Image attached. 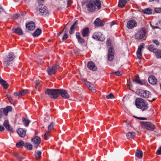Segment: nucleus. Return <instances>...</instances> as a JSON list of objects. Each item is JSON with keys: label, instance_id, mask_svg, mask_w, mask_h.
Returning <instances> with one entry per match:
<instances>
[{"label": "nucleus", "instance_id": "nucleus-26", "mask_svg": "<svg viewBox=\"0 0 161 161\" xmlns=\"http://www.w3.org/2000/svg\"><path fill=\"white\" fill-rule=\"evenodd\" d=\"M3 110L4 114L6 116L7 115L8 112L11 111L12 110V108L11 106H7L5 108H2Z\"/></svg>", "mask_w": 161, "mask_h": 161}, {"label": "nucleus", "instance_id": "nucleus-39", "mask_svg": "<svg viewBox=\"0 0 161 161\" xmlns=\"http://www.w3.org/2000/svg\"><path fill=\"white\" fill-rule=\"evenodd\" d=\"M155 55L157 58H161V51H157L155 53Z\"/></svg>", "mask_w": 161, "mask_h": 161}, {"label": "nucleus", "instance_id": "nucleus-6", "mask_svg": "<svg viewBox=\"0 0 161 161\" xmlns=\"http://www.w3.org/2000/svg\"><path fill=\"white\" fill-rule=\"evenodd\" d=\"M92 37L97 40L103 41L105 39L103 35L100 32H96L93 34Z\"/></svg>", "mask_w": 161, "mask_h": 161}, {"label": "nucleus", "instance_id": "nucleus-37", "mask_svg": "<svg viewBox=\"0 0 161 161\" xmlns=\"http://www.w3.org/2000/svg\"><path fill=\"white\" fill-rule=\"evenodd\" d=\"M50 132L47 131L45 133L44 135V138L45 140H47L48 139L50 136Z\"/></svg>", "mask_w": 161, "mask_h": 161}, {"label": "nucleus", "instance_id": "nucleus-59", "mask_svg": "<svg viewBox=\"0 0 161 161\" xmlns=\"http://www.w3.org/2000/svg\"><path fill=\"white\" fill-rule=\"evenodd\" d=\"M3 10V8L2 6L0 5V13L1 12V11Z\"/></svg>", "mask_w": 161, "mask_h": 161}, {"label": "nucleus", "instance_id": "nucleus-45", "mask_svg": "<svg viewBox=\"0 0 161 161\" xmlns=\"http://www.w3.org/2000/svg\"><path fill=\"white\" fill-rule=\"evenodd\" d=\"M156 13H160L161 12V8H155L154 9Z\"/></svg>", "mask_w": 161, "mask_h": 161}, {"label": "nucleus", "instance_id": "nucleus-8", "mask_svg": "<svg viewBox=\"0 0 161 161\" xmlns=\"http://www.w3.org/2000/svg\"><path fill=\"white\" fill-rule=\"evenodd\" d=\"M138 94L141 97L146 98H148L151 95L149 91L142 90H140L139 91Z\"/></svg>", "mask_w": 161, "mask_h": 161}, {"label": "nucleus", "instance_id": "nucleus-57", "mask_svg": "<svg viewBox=\"0 0 161 161\" xmlns=\"http://www.w3.org/2000/svg\"><path fill=\"white\" fill-rule=\"evenodd\" d=\"M39 84H40V81H38L36 83V87H37Z\"/></svg>", "mask_w": 161, "mask_h": 161}, {"label": "nucleus", "instance_id": "nucleus-56", "mask_svg": "<svg viewBox=\"0 0 161 161\" xmlns=\"http://www.w3.org/2000/svg\"><path fill=\"white\" fill-rule=\"evenodd\" d=\"M14 156L18 158H19V154H17V153L14 154Z\"/></svg>", "mask_w": 161, "mask_h": 161}, {"label": "nucleus", "instance_id": "nucleus-7", "mask_svg": "<svg viewBox=\"0 0 161 161\" xmlns=\"http://www.w3.org/2000/svg\"><path fill=\"white\" fill-rule=\"evenodd\" d=\"M39 11L42 15L47 16L49 14V12L46 7L42 5L39 9Z\"/></svg>", "mask_w": 161, "mask_h": 161}, {"label": "nucleus", "instance_id": "nucleus-54", "mask_svg": "<svg viewBox=\"0 0 161 161\" xmlns=\"http://www.w3.org/2000/svg\"><path fill=\"white\" fill-rule=\"evenodd\" d=\"M4 130V128L3 126L0 125V131H3Z\"/></svg>", "mask_w": 161, "mask_h": 161}, {"label": "nucleus", "instance_id": "nucleus-28", "mask_svg": "<svg viewBox=\"0 0 161 161\" xmlns=\"http://www.w3.org/2000/svg\"><path fill=\"white\" fill-rule=\"evenodd\" d=\"M89 30L88 27H86L83 29L82 33V36L84 37L87 36L89 35Z\"/></svg>", "mask_w": 161, "mask_h": 161}, {"label": "nucleus", "instance_id": "nucleus-16", "mask_svg": "<svg viewBox=\"0 0 161 161\" xmlns=\"http://www.w3.org/2000/svg\"><path fill=\"white\" fill-rule=\"evenodd\" d=\"M28 91L26 89L23 90L19 92H16L14 93V96L21 97L27 94Z\"/></svg>", "mask_w": 161, "mask_h": 161}, {"label": "nucleus", "instance_id": "nucleus-41", "mask_svg": "<svg viewBox=\"0 0 161 161\" xmlns=\"http://www.w3.org/2000/svg\"><path fill=\"white\" fill-rule=\"evenodd\" d=\"M54 126V124L53 123H51L48 126V130L47 131H49L50 132V131L53 128V127Z\"/></svg>", "mask_w": 161, "mask_h": 161}, {"label": "nucleus", "instance_id": "nucleus-11", "mask_svg": "<svg viewBox=\"0 0 161 161\" xmlns=\"http://www.w3.org/2000/svg\"><path fill=\"white\" fill-rule=\"evenodd\" d=\"M58 67V65L55 64L53 66L52 68H48L47 69L48 74L50 75L54 74L56 71Z\"/></svg>", "mask_w": 161, "mask_h": 161}, {"label": "nucleus", "instance_id": "nucleus-1", "mask_svg": "<svg viewBox=\"0 0 161 161\" xmlns=\"http://www.w3.org/2000/svg\"><path fill=\"white\" fill-rule=\"evenodd\" d=\"M97 6L98 10L101 8V4L100 0H95L93 1H90L86 4V7L88 11L92 12L95 10L96 6Z\"/></svg>", "mask_w": 161, "mask_h": 161}, {"label": "nucleus", "instance_id": "nucleus-51", "mask_svg": "<svg viewBox=\"0 0 161 161\" xmlns=\"http://www.w3.org/2000/svg\"><path fill=\"white\" fill-rule=\"evenodd\" d=\"M111 40L110 39H108L107 42L106 44L108 46H110L111 45Z\"/></svg>", "mask_w": 161, "mask_h": 161}, {"label": "nucleus", "instance_id": "nucleus-22", "mask_svg": "<svg viewBox=\"0 0 161 161\" xmlns=\"http://www.w3.org/2000/svg\"><path fill=\"white\" fill-rule=\"evenodd\" d=\"M78 24V20H76L73 24L71 27L69 33L72 34L74 33L75 29Z\"/></svg>", "mask_w": 161, "mask_h": 161}, {"label": "nucleus", "instance_id": "nucleus-17", "mask_svg": "<svg viewBox=\"0 0 161 161\" xmlns=\"http://www.w3.org/2000/svg\"><path fill=\"white\" fill-rule=\"evenodd\" d=\"M17 131L20 136L24 137L25 136L26 130L25 129L20 128L17 130Z\"/></svg>", "mask_w": 161, "mask_h": 161}, {"label": "nucleus", "instance_id": "nucleus-5", "mask_svg": "<svg viewBox=\"0 0 161 161\" xmlns=\"http://www.w3.org/2000/svg\"><path fill=\"white\" fill-rule=\"evenodd\" d=\"M141 124L143 128H146L148 130L153 131L155 128V126L150 122H142Z\"/></svg>", "mask_w": 161, "mask_h": 161}, {"label": "nucleus", "instance_id": "nucleus-61", "mask_svg": "<svg viewBox=\"0 0 161 161\" xmlns=\"http://www.w3.org/2000/svg\"><path fill=\"white\" fill-rule=\"evenodd\" d=\"M127 85L128 86H131H131L130 84V82H128V83H127Z\"/></svg>", "mask_w": 161, "mask_h": 161}, {"label": "nucleus", "instance_id": "nucleus-48", "mask_svg": "<svg viewBox=\"0 0 161 161\" xmlns=\"http://www.w3.org/2000/svg\"><path fill=\"white\" fill-rule=\"evenodd\" d=\"M68 36L67 34H65L62 37V39L63 41L66 40L68 38Z\"/></svg>", "mask_w": 161, "mask_h": 161}, {"label": "nucleus", "instance_id": "nucleus-4", "mask_svg": "<svg viewBox=\"0 0 161 161\" xmlns=\"http://www.w3.org/2000/svg\"><path fill=\"white\" fill-rule=\"evenodd\" d=\"M59 89H47L45 93L48 94L50 97L54 99L57 98L58 96Z\"/></svg>", "mask_w": 161, "mask_h": 161}, {"label": "nucleus", "instance_id": "nucleus-60", "mask_svg": "<svg viewBox=\"0 0 161 161\" xmlns=\"http://www.w3.org/2000/svg\"><path fill=\"white\" fill-rule=\"evenodd\" d=\"M39 3H42V2H43L44 0H38Z\"/></svg>", "mask_w": 161, "mask_h": 161}, {"label": "nucleus", "instance_id": "nucleus-35", "mask_svg": "<svg viewBox=\"0 0 161 161\" xmlns=\"http://www.w3.org/2000/svg\"><path fill=\"white\" fill-rule=\"evenodd\" d=\"M22 121L25 126H27L30 123V121L25 118H23Z\"/></svg>", "mask_w": 161, "mask_h": 161}, {"label": "nucleus", "instance_id": "nucleus-44", "mask_svg": "<svg viewBox=\"0 0 161 161\" xmlns=\"http://www.w3.org/2000/svg\"><path fill=\"white\" fill-rule=\"evenodd\" d=\"M144 45V44L143 43H142L139 46L138 49V50L139 51H141L142 49L143 48Z\"/></svg>", "mask_w": 161, "mask_h": 161}, {"label": "nucleus", "instance_id": "nucleus-10", "mask_svg": "<svg viewBox=\"0 0 161 161\" xmlns=\"http://www.w3.org/2000/svg\"><path fill=\"white\" fill-rule=\"evenodd\" d=\"M145 34V30L142 29L139 31L135 35V37L136 39L139 40L142 38L144 36Z\"/></svg>", "mask_w": 161, "mask_h": 161}, {"label": "nucleus", "instance_id": "nucleus-40", "mask_svg": "<svg viewBox=\"0 0 161 161\" xmlns=\"http://www.w3.org/2000/svg\"><path fill=\"white\" fill-rule=\"evenodd\" d=\"M24 145V142L22 141H20L19 142L16 143V146L17 147H19L22 146Z\"/></svg>", "mask_w": 161, "mask_h": 161}, {"label": "nucleus", "instance_id": "nucleus-53", "mask_svg": "<svg viewBox=\"0 0 161 161\" xmlns=\"http://www.w3.org/2000/svg\"><path fill=\"white\" fill-rule=\"evenodd\" d=\"M153 43H155L157 45H159V42L157 40H153Z\"/></svg>", "mask_w": 161, "mask_h": 161}, {"label": "nucleus", "instance_id": "nucleus-18", "mask_svg": "<svg viewBox=\"0 0 161 161\" xmlns=\"http://www.w3.org/2000/svg\"><path fill=\"white\" fill-rule=\"evenodd\" d=\"M148 80L149 83L152 85H155L157 82V79L153 75H150L148 77Z\"/></svg>", "mask_w": 161, "mask_h": 161}, {"label": "nucleus", "instance_id": "nucleus-31", "mask_svg": "<svg viewBox=\"0 0 161 161\" xmlns=\"http://www.w3.org/2000/svg\"><path fill=\"white\" fill-rule=\"evenodd\" d=\"M13 32L19 35H22L23 34L22 31L19 28H17L13 30Z\"/></svg>", "mask_w": 161, "mask_h": 161}, {"label": "nucleus", "instance_id": "nucleus-24", "mask_svg": "<svg viewBox=\"0 0 161 161\" xmlns=\"http://www.w3.org/2000/svg\"><path fill=\"white\" fill-rule=\"evenodd\" d=\"M126 136L128 139H131L135 137L136 133L133 131L129 132L126 133Z\"/></svg>", "mask_w": 161, "mask_h": 161}, {"label": "nucleus", "instance_id": "nucleus-15", "mask_svg": "<svg viewBox=\"0 0 161 161\" xmlns=\"http://www.w3.org/2000/svg\"><path fill=\"white\" fill-rule=\"evenodd\" d=\"M84 83L89 89L91 90L93 92H95V87L94 85L86 81H84Z\"/></svg>", "mask_w": 161, "mask_h": 161}, {"label": "nucleus", "instance_id": "nucleus-55", "mask_svg": "<svg viewBox=\"0 0 161 161\" xmlns=\"http://www.w3.org/2000/svg\"><path fill=\"white\" fill-rule=\"evenodd\" d=\"M135 118H137L138 119H140L141 120H145L146 119L145 118L143 117H135Z\"/></svg>", "mask_w": 161, "mask_h": 161}, {"label": "nucleus", "instance_id": "nucleus-32", "mask_svg": "<svg viewBox=\"0 0 161 161\" xmlns=\"http://www.w3.org/2000/svg\"><path fill=\"white\" fill-rule=\"evenodd\" d=\"M126 0H119L118 5L121 8L123 7L126 3Z\"/></svg>", "mask_w": 161, "mask_h": 161}, {"label": "nucleus", "instance_id": "nucleus-43", "mask_svg": "<svg viewBox=\"0 0 161 161\" xmlns=\"http://www.w3.org/2000/svg\"><path fill=\"white\" fill-rule=\"evenodd\" d=\"M136 55L137 58H141L142 57V54L141 53V51L137 50L136 52Z\"/></svg>", "mask_w": 161, "mask_h": 161}, {"label": "nucleus", "instance_id": "nucleus-14", "mask_svg": "<svg viewBox=\"0 0 161 161\" xmlns=\"http://www.w3.org/2000/svg\"><path fill=\"white\" fill-rule=\"evenodd\" d=\"M32 141L34 144L35 147L36 148L41 142V139L39 136H36L31 139Z\"/></svg>", "mask_w": 161, "mask_h": 161}, {"label": "nucleus", "instance_id": "nucleus-63", "mask_svg": "<svg viewBox=\"0 0 161 161\" xmlns=\"http://www.w3.org/2000/svg\"><path fill=\"white\" fill-rule=\"evenodd\" d=\"M63 31H62L61 32H59V33L58 34V36H59L62 33Z\"/></svg>", "mask_w": 161, "mask_h": 161}, {"label": "nucleus", "instance_id": "nucleus-34", "mask_svg": "<svg viewBox=\"0 0 161 161\" xmlns=\"http://www.w3.org/2000/svg\"><path fill=\"white\" fill-rule=\"evenodd\" d=\"M41 33V30L39 29H37L33 33V36H39Z\"/></svg>", "mask_w": 161, "mask_h": 161}, {"label": "nucleus", "instance_id": "nucleus-49", "mask_svg": "<svg viewBox=\"0 0 161 161\" xmlns=\"http://www.w3.org/2000/svg\"><path fill=\"white\" fill-rule=\"evenodd\" d=\"M156 153L158 155H161V146L159 147V149L157 150Z\"/></svg>", "mask_w": 161, "mask_h": 161}, {"label": "nucleus", "instance_id": "nucleus-36", "mask_svg": "<svg viewBox=\"0 0 161 161\" xmlns=\"http://www.w3.org/2000/svg\"><path fill=\"white\" fill-rule=\"evenodd\" d=\"M25 147L27 149L29 150H31L32 148V145L29 143H26L25 144Z\"/></svg>", "mask_w": 161, "mask_h": 161}, {"label": "nucleus", "instance_id": "nucleus-47", "mask_svg": "<svg viewBox=\"0 0 161 161\" xmlns=\"http://www.w3.org/2000/svg\"><path fill=\"white\" fill-rule=\"evenodd\" d=\"M7 97L8 98V99L10 102L11 103H12V102H13V97H12L11 96H9L8 95H7Z\"/></svg>", "mask_w": 161, "mask_h": 161}, {"label": "nucleus", "instance_id": "nucleus-21", "mask_svg": "<svg viewBox=\"0 0 161 161\" xmlns=\"http://www.w3.org/2000/svg\"><path fill=\"white\" fill-rule=\"evenodd\" d=\"M87 67L90 69L92 70L93 71H95L97 69V68L95 66L94 63L91 61L89 62L88 63Z\"/></svg>", "mask_w": 161, "mask_h": 161}, {"label": "nucleus", "instance_id": "nucleus-23", "mask_svg": "<svg viewBox=\"0 0 161 161\" xmlns=\"http://www.w3.org/2000/svg\"><path fill=\"white\" fill-rule=\"evenodd\" d=\"M76 36L79 43L81 44H83L84 43L85 40L80 36V34L79 32H76Z\"/></svg>", "mask_w": 161, "mask_h": 161}, {"label": "nucleus", "instance_id": "nucleus-50", "mask_svg": "<svg viewBox=\"0 0 161 161\" xmlns=\"http://www.w3.org/2000/svg\"><path fill=\"white\" fill-rule=\"evenodd\" d=\"M149 50L151 51H153L154 50V48L153 45H150L149 47Z\"/></svg>", "mask_w": 161, "mask_h": 161}, {"label": "nucleus", "instance_id": "nucleus-2", "mask_svg": "<svg viewBox=\"0 0 161 161\" xmlns=\"http://www.w3.org/2000/svg\"><path fill=\"white\" fill-rule=\"evenodd\" d=\"M135 103L136 107L144 111L148 107V104L147 102L144 99L140 98H136L135 100Z\"/></svg>", "mask_w": 161, "mask_h": 161}, {"label": "nucleus", "instance_id": "nucleus-33", "mask_svg": "<svg viewBox=\"0 0 161 161\" xmlns=\"http://www.w3.org/2000/svg\"><path fill=\"white\" fill-rule=\"evenodd\" d=\"M42 152L40 151H37L35 152V156L36 158L38 159L40 158L41 156Z\"/></svg>", "mask_w": 161, "mask_h": 161}, {"label": "nucleus", "instance_id": "nucleus-52", "mask_svg": "<svg viewBox=\"0 0 161 161\" xmlns=\"http://www.w3.org/2000/svg\"><path fill=\"white\" fill-rule=\"evenodd\" d=\"M4 114L3 111V109L1 108L0 109V118L2 117L3 114Z\"/></svg>", "mask_w": 161, "mask_h": 161}, {"label": "nucleus", "instance_id": "nucleus-38", "mask_svg": "<svg viewBox=\"0 0 161 161\" xmlns=\"http://www.w3.org/2000/svg\"><path fill=\"white\" fill-rule=\"evenodd\" d=\"M152 13V10L151 9L147 8L144 11V13L146 14H150Z\"/></svg>", "mask_w": 161, "mask_h": 161}, {"label": "nucleus", "instance_id": "nucleus-42", "mask_svg": "<svg viewBox=\"0 0 161 161\" xmlns=\"http://www.w3.org/2000/svg\"><path fill=\"white\" fill-rule=\"evenodd\" d=\"M122 73L120 71H118L112 73V74H114L117 76L120 75H122Z\"/></svg>", "mask_w": 161, "mask_h": 161}, {"label": "nucleus", "instance_id": "nucleus-62", "mask_svg": "<svg viewBox=\"0 0 161 161\" xmlns=\"http://www.w3.org/2000/svg\"><path fill=\"white\" fill-rule=\"evenodd\" d=\"M149 1L151 2L153 1H155L156 2L158 1V0H149Z\"/></svg>", "mask_w": 161, "mask_h": 161}, {"label": "nucleus", "instance_id": "nucleus-27", "mask_svg": "<svg viewBox=\"0 0 161 161\" xmlns=\"http://www.w3.org/2000/svg\"><path fill=\"white\" fill-rule=\"evenodd\" d=\"M4 126L5 127L8 131H12V129L10 126L8 121L7 120H5L3 123Z\"/></svg>", "mask_w": 161, "mask_h": 161}, {"label": "nucleus", "instance_id": "nucleus-9", "mask_svg": "<svg viewBox=\"0 0 161 161\" xmlns=\"http://www.w3.org/2000/svg\"><path fill=\"white\" fill-rule=\"evenodd\" d=\"M114 50L113 48L110 47L108 48V60L111 61L114 58Z\"/></svg>", "mask_w": 161, "mask_h": 161}, {"label": "nucleus", "instance_id": "nucleus-3", "mask_svg": "<svg viewBox=\"0 0 161 161\" xmlns=\"http://www.w3.org/2000/svg\"><path fill=\"white\" fill-rule=\"evenodd\" d=\"M15 56L13 53H9L3 61L4 65L7 67L11 65L14 61Z\"/></svg>", "mask_w": 161, "mask_h": 161}, {"label": "nucleus", "instance_id": "nucleus-30", "mask_svg": "<svg viewBox=\"0 0 161 161\" xmlns=\"http://www.w3.org/2000/svg\"><path fill=\"white\" fill-rule=\"evenodd\" d=\"M142 151L136 150L135 153V155L139 158H141L142 156Z\"/></svg>", "mask_w": 161, "mask_h": 161}, {"label": "nucleus", "instance_id": "nucleus-58", "mask_svg": "<svg viewBox=\"0 0 161 161\" xmlns=\"http://www.w3.org/2000/svg\"><path fill=\"white\" fill-rule=\"evenodd\" d=\"M151 26L152 27V28L153 29L155 28H158V27L157 26H153L151 24H150Z\"/></svg>", "mask_w": 161, "mask_h": 161}, {"label": "nucleus", "instance_id": "nucleus-25", "mask_svg": "<svg viewBox=\"0 0 161 161\" xmlns=\"http://www.w3.org/2000/svg\"><path fill=\"white\" fill-rule=\"evenodd\" d=\"M0 83L4 89H7L8 88V85L6 81L1 78L0 79Z\"/></svg>", "mask_w": 161, "mask_h": 161}, {"label": "nucleus", "instance_id": "nucleus-64", "mask_svg": "<svg viewBox=\"0 0 161 161\" xmlns=\"http://www.w3.org/2000/svg\"><path fill=\"white\" fill-rule=\"evenodd\" d=\"M71 2V0H68V3L69 4L70 2Z\"/></svg>", "mask_w": 161, "mask_h": 161}, {"label": "nucleus", "instance_id": "nucleus-19", "mask_svg": "<svg viewBox=\"0 0 161 161\" xmlns=\"http://www.w3.org/2000/svg\"><path fill=\"white\" fill-rule=\"evenodd\" d=\"M94 24L95 26L99 27L103 26L104 24V23L103 21L97 18L94 21Z\"/></svg>", "mask_w": 161, "mask_h": 161}, {"label": "nucleus", "instance_id": "nucleus-13", "mask_svg": "<svg viewBox=\"0 0 161 161\" xmlns=\"http://www.w3.org/2000/svg\"><path fill=\"white\" fill-rule=\"evenodd\" d=\"M137 23L136 21L133 20H131L128 21L127 26L130 29H131L133 28L136 26Z\"/></svg>", "mask_w": 161, "mask_h": 161}, {"label": "nucleus", "instance_id": "nucleus-29", "mask_svg": "<svg viewBox=\"0 0 161 161\" xmlns=\"http://www.w3.org/2000/svg\"><path fill=\"white\" fill-rule=\"evenodd\" d=\"M134 82H135L136 83L139 84L141 85L143 84V83L140 80L139 76L137 75L136 76L135 79L133 80Z\"/></svg>", "mask_w": 161, "mask_h": 161}, {"label": "nucleus", "instance_id": "nucleus-12", "mask_svg": "<svg viewBox=\"0 0 161 161\" xmlns=\"http://www.w3.org/2000/svg\"><path fill=\"white\" fill-rule=\"evenodd\" d=\"M58 91V94H60L63 98H68L69 97V95L65 90L59 89Z\"/></svg>", "mask_w": 161, "mask_h": 161}, {"label": "nucleus", "instance_id": "nucleus-46", "mask_svg": "<svg viewBox=\"0 0 161 161\" xmlns=\"http://www.w3.org/2000/svg\"><path fill=\"white\" fill-rule=\"evenodd\" d=\"M114 97L112 93H110L108 95L106 98L107 99H109L111 98H112Z\"/></svg>", "mask_w": 161, "mask_h": 161}, {"label": "nucleus", "instance_id": "nucleus-20", "mask_svg": "<svg viewBox=\"0 0 161 161\" xmlns=\"http://www.w3.org/2000/svg\"><path fill=\"white\" fill-rule=\"evenodd\" d=\"M26 27L29 30H33L35 28V25L34 22L31 21L26 24Z\"/></svg>", "mask_w": 161, "mask_h": 161}]
</instances>
